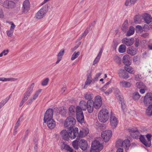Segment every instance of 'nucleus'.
Listing matches in <instances>:
<instances>
[{"label": "nucleus", "mask_w": 152, "mask_h": 152, "mask_svg": "<svg viewBox=\"0 0 152 152\" xmlns=\"http://www.w3.org/2000/svg\"><path fill=\"white\" fill-rule=\"evenodd\" d=\"M78 129L77 128H75L74 129V132L73 133V135H72V133L70 132L69 133L65 130H63L61 132V135L63 139L67 140L69 139V137L71 139H74L75 138L78 134Z\"/></svg>", "instance_id": "2"}, {"label": "nucleus", "mask_w": 152, "mask_h": 152, "mask_svg": "<svg viewBox=\"0 0 152 152\" xmlns=\"http://www.w3.org/2000/svg\"><path fill=\"white\" fill-rule=\"evenodd\" d=\"M79 146L83 151L86 150L88 147L87 141L84 139H81L79 142Z\"/></svg>", "instance_id": "18"}, {"label": "nucleus", "mask_w": 152, "mask_h": 152, "mask_svg": "<svg viewBox=\"0 0 152 152\" xmlns=\"http://www.w3.org/2000/svg\"><path fill=\"white\" fill-rule=\"evenodd\" d=\"M15 3L11 1H4L3 4V7L8 9H12L15 6Z\"/></svg>", "instance_id": "17"}, {"label": "nucleus", "mask_w": 152, "mask_h": 152, "mask_svg": "<svg viewBox=\"0 0 152 152\" xmlns=\"http://www.w3.org/2000/svg\"><path fill=\"white\" fill-rule=\"evenodd\" d=\"M116 146L117 148L123 147V141L121 140H118L116 142Z\"/></svg>", "instance_id": "48"}, {"label": "nucleus", "mask_w": 152, "mask_h": 152, "mask_svg": "<svg viewBox=\"0 0 152 152\" xmlns=\"http://www.w3.org/2000/svg\"><path fill=\"white\" fill-rule=\"evenodd\" d=\"M144 19L145 22L148 24L150 23L152 21L151 16L148 14H146L144 16Z\"/></svg>", "instance_id": "29"}, {"label": "nucleus", "mask_w": 152, "mask_h": 152, "mask_svg": "<svg viewBox=\"0 0 152 152\" xmlns=\"http://www.w3.org/2000/svg\"><path fill=\"white\" fill-rule=\"evenodd\" d=\"M121 108L123 110L125 109V104L124 102H123L121 103Z\"/></svg>", "instance_id": "64"}, {"label": "nucleus", "mask_w": 152, "mask_h": 152, "mask_svg": "<svg viewBox=\"0 0 152 152\" xmlns=\"http://www.w3.org/2000/svg\"><path fill=\"white\" fill-rule=\"evenodd\" d=\"M64 53V50H61L58 53L57 57L60 58H62V56H63Z\"/></svg>", "instance_id": "54"}, {"label": "nucleus", "mask_w": 152, "mask_h": 152, "mask_svg": "<svg viewBox=\"0 0 152 152\" xmlns=\"http://www.w3.org/2000/svg\"><path fill=\"white\" fill-rule=\"evenodd\" d=\"M103 148L102 144L99 141L95 140L92 143L90 152H99Z\"/></svg>", "instance_id": "5"}, {"label": "nucleus", "mask_w": 152, "mask_h": 152, "mask_svg": "<svg viewBox=\"0 0 152 152\" xmlns=\"http://www.w3.org/2000/svg\"><path fill=\"white\" fill-rule=\"evenodd\" d=\"M119 84L121 86L124 88H129L131 85L130 82L124 80L121 81Z\"/></svg>", "instance_id": "27"}, {"label": "nucleus", "mask_w": 152, "mask_h": 152, "mask_svg": "<svg viewBox=\"0 0 152 152\" xmlns=\"http://www.w3.org/2000/svg\"><path fill=\"white\" fill-rule=\"evenodd\" d=\"M110 120L112 128L114 129L117 127L118 124V118L113 114L112 111L111 112Z\"/></svg>", "instance_id": "9"}, {"label": "nucleus", "mask_w": 152, "mask_h": 152, "mask_svg": "<svg viewBox=\"0 0 152 152\" xmlns=\"http://www.w3.org/2000/svg\"><path fill=\"white\" fill-rule=\"evenodd\" d=\"M49 80V79L48 78H46L44 79L41 83V85L42 86H46L47 85Z\"/></svg>", "instance_id": "50"}, {"label": "nucleus", "mask_w": 152, "mask_h": 152, "mask_svg": "<svg viewBox=\"0 0 152 152\" xmlns=\"http://www.w3.org/2000/svg\"><path fill=\"white\" fill-rule=\"evenodd\" d=\"M92 81V79L91 76H88L85 83V87H87L88 85H89Z\"/></svg>", "instance_id": "41"}, {"label": "nucleus", "mask_w": 152, "mask_h": 152, "mask_svg": "<svg viewBox=\"0 0 152 152\" xmlns=\"http://www.w3.org/2000/svg\"><path fill=\"white\" fill-rule=\"evenodd\" d=\"M134 32V28L132 26H130L129 30L127 32L126 35L128 36H130L133 35Z\"/></svg>", "instance_id": "42"}, {"label": "nucleus", "mask_w": 152, "mask_h": 152, "mask_svg": "<svg viewBox=\"0 0 152 152\" xmlns=\"http://www.w3.org/2000/svg\"><path fill=\"white\" fill-rule=\"evenodd\" d=\"M137 49L134 47H131L127 48V53L132 56H134L136 53Z\"/></svg>", "instance_id": "25"}, {"label": "nucleus", "mask_w": 152, "mask_h": 152, "mask_svg": "<svg viewBox=\"0 0 152 152\" xmlns=\"http://www.w3.org/2000/svg\"><path fill=\"white\" fill-rule=\"evenodd\" d=\"M78 137H77L76 140L73 141L72 142V145L74 148L76 150L78 148V146H79V142L80 140L78 139Z\"/></svg>", "instance_id": "34"}, {"label": "nucleus", "mask_w": 152, "mask_h": 152, "mask_svg": "<svg viewBox=\"0 0 152 152\" xmlns=\"http://www.w3.org/2000/svg\"><path fill=\"white\" fill-rule=\"evenodd\" d=\"M53 111L52 109H49L45 114L44 121H45L53 119Z\"/></svg>", "instance_id": "13"}, {"label": "nucleus", "mask_w": 152, "mask_h": 152, "mask_svg": "<svg viewBox=\"0 0 152 152\" xmlns=\"http://www.w3.org/2000/svg\"><path fill=\"white\" fill-rule=\"evenodd\" d=\"M61 147L62 150L65 149L67 152H76V151L73 150L72 147L66 144H63Z\"/></svg>", "instance_id": "22"}, {"label": "nucleus", "mask_w": 152, "mask_h": 152, "mask_svg": "<svg viewBox=\"0 0 152 152\" xmlns=\"http://www.w3.org/2000/svg\"><path fill=\"white\" fill-rule=\"evenodd\" d=\"M84 98L86 99L88 101L92 100L94 97L93 94L90 92H87L84 94Z\"/></svg>", "instance_id": "33"}, {"label": "nucleus", "mask_w": 152, "mask_h": 152, "mask_svg": "<svg viewBox=\"0 0 152 152\" xmlns=\"http://www.w3.org/2000/svg\"><path fill=\"white\" fill-rule=\"evenodd\" d=\"M10 98V96H9V97H7L6 98V99H4L3 100L1 101V102H2V103H3L4 104H5L9 100Z\"/></svg>", "instance_id": "61"}, {"label": "nucleus", "mask_w": 152, "mask_h": 152, "mask_svg": "<svg viewBox=\"0 0 152 152\" xmlns=\"http://www.w3.org/2000/svg\"><path fill=\"white\" fill-rule=\"evenodd\" d=\"M89 133V129L86 127H83L80 130L79 133L77 134L76 137L78 138L80 137H84L86 136Z\"/></svg>", "instance_id": "15"}, {"label": "nucleus", "mask_w": 152, "mask_h": 152, "mask_svg": "<svg viewBox=\"0 0 152 152\" xmlns=\"http://www.w3.org/2000/svg\"><path fill=\"white\" fill-rule=\"evenodd\" d=\"M112 136V131L110 130L104 131L102 133L101 136L104 142H108Z\"/></svg>", "instance_id": "10"}, {"label": "nucleus", "mask_w": 152, "mask_h": 152, "mask_svg": "<svg viewBox=\"0 0 152 152\" xmlns=\"http://www.w3.org/2000/svg\"><path fill=\"white\" fill-rule=\"evenodd\" d=\"M48 5L46 4L42 7L36 14L35 18L38 19H40L43 18L48 11Z\"/></svg>", "instance_id": "6"}, {"label": "nucleus", "mask_w": 152, "mask_h": 152, "mask_svg": "<svg viewBox=\"0 0 152 152\" xmlns=\"http://www.w3.org/2000/svg\"><path fill=\"white\" fill-rule=\"evenodd\" d=\"M80 53L79 51H78L77 52H75L73 54L72 56V57L71 58V59L72 61H73L79 56Z\"/></svg>", "instance_id": "44"}, {"label": "nucleus", "mask_w": 152, "mask_h": 152, "mask_svg": "<svg viewBox=\"0 0 152 152\" xmlns=\"http://www.w3.org/2000/svg\"><path fill=\"white\" fill-rule=\"evenodd\" d=\"M89 31L88 30V28L86 29V30H85L83 33L81 35L83 37H85L86 35L88 33Z\"/></svg>", "instance_id": "59"}, {"label": "nucleus", "mask_w": 152, "mask_h": 152, "mask_svg": "<svg viewBox=\"0 0 152 152\" xmlns=\"http://www.w3.org/2000/svg\"><path fill=\"white\" fill-rule=\"evenodd\" d=\"M20 118L19 119L16 123L15 128L18 129L20 126Z\"/></svg>", "instance_id": "62"}, {"label": "nucleus", "mask_w": 152, "mask_h": 152, "mask_svg": "<svg viewBox=\"0 0 152 152\" xmlns=\"http://www.w3.org/2000/svg\"><path fill=\"white\" fill-rule=\"evenodd\" d=\"M134 39L133 38H125L122 40V43L127 46L132 45L134 43Z\"/></svg>", "instance_id": "19"}, {"label": "nucleus", "mask_w": 152, "mask_h": 152, "mask_svg": "<svg viewBox=\"0 0 152 152\" xmlns=\"http://www.w3.org/2000/svg\"><path fill=\"white\" fill-rule=\"evenodd\" d=\"M67 113V110L66 107H62L60 108L59 113L62 116H65Z\"/></svg>", "instance_id": "40"}, {"label": "nucleus", "mask_w": 152, "mask_h": 152, "mask_svg": "<svg viewBox=\"0 0 152 152\" xmlns=\"http://www.w3.org/2000/svg\"><path fill=\"white\" fill-rule=\"evenodd\" d=\"M135 79L137 81H139L142 78L141 75L140 74L135 75L134 76Z\"/></svg>", "instance_id": "56"}, {"label": "nucleus", "mask_w": 152, "mask_h": 152, "mask_svg": "<svg viewBox=\"0 0 152 152\" xmlns=\"http://www.w3.org/2000/svg\"><path fill=\"white\" fill-rule=\"evenodd\" d=\"M34 83H33L31 84L28 87L27 89L26 93L30 95L33 92V88L34 87Z\"/></svg>", "instance_id": "31"}, {"label": "nucleus", "mask_w": 152, "mask_h": 152, "mask_svg": "<svg viewBox=\"0 0 152 152\" xmlns=\"http://www.w3.org/2000/svg\"><path fill=\"white\" fill-rule=\"evenodd\" d=\"M101 73L100 72L96 74L95 77L94 78V79L95 80H97L99 77L100 76Z\"/></svg>", "instance_id": "58"}, {"label": "nucleus", "mask_w": 152, "mask_h": 152, "mask_svg": "<svg viewBox=\"0 0 152 152\" xmlns=\"http://www.w3.org/2000/svg\"><path fill=\"white\" fill-rule=\"evenodd\" d=\"M79 104L80 107L83 110H87L89 113H91L93 111L94 104L93 100L88 101L87 102L84 100H82L80 101Z\"/></svg>", "instance_id": "1"}, {"label": "nucleus", "mask_w": 152, "mask_h": 152, "mask_svg": "<svg viewBox=\"0 0 152 152\" xmlns=\"http://www.w3.org/2000/svg\"><path fill=\"white\" fill-rule=\"evenodd\" d=\"M34 100L32 98L28 100L26 102L27 104H31L32 103Z\"/></svg>", "instance_id": "63"}, {"label": "nucleus", "mask_w": 152, "mask_h": 152, "mask_svg": "<svg viewBox=\"0 0 152 152\" xmlns=\"http://www.w3.org/2000/svg\"><path fill=\"white\" fill-rule=\"evenodd\" d=\"M114 94L117 99L121 100L122 98L120 95V92L118 88H116L114 89Z\"/></svg>", "instance_id": "37"}, {"label": "nucleus", "mask_w": 152, "mask_h": 152, "mask_svg": "<svg viewBox=\"0 0 152 152\" xmlns=\"http://www.w3.org/2000/svg\"><path fill=\"white\" fill-rule=\"evenodd\" d=\"M126 49V47L124 45H121L118 48V51L119 53H122L125 52Z\"/></svg>", "instance_id": "39"}, {"label": "nucleus", "mask_w": 152, "mask_h": 152, "mask_svg": "<svg viewBox=\"0 0 152 152\" xmlns=\"http://www.w3.org/2000/svg\"><path fill=\"white\" fill-rule=\"evenodd\" d=\"M143 102L146 106L152 104V93L148 92L146 94L144 97Z\"/></svg>", "instance_id": "8"}, {"label": "nucleus", "mask_w": 152, "mask_h": 152, "mask_svg": "<svg viewBox=\"0 0 152 152\" xmlns=\"http://www.w3.org/2000/svg\"><path fill=\"white\" fill-rule=\"evenodd\" d=\"M30 96V95H29L25 93L23 94V97L22 100L25 102L28 99Z\"/></svg>", "instance_id": "51"}, {"label": "nucleus", "mask_w": 152, "mask_h": 152, "mask_svg": "<svg viewBox=\"0 0 152 152\" xmlns=\"http://www.w3.org/2000/svg\"><path fill=\"white\" fill-rule=\"evenodd\" d=\"M130 57L129 55H124L122 59V60L123 63L126 65H130L131 64L130 61Z\"/></svg>", "instance_id": "23"}, {"label": "nucleus", "mask_w": 152, "mask_h": 152, "mask_svg": "<svg viewBox=\"0 0 152 152\" xmlns=\"http://www.w3.org/2000/svg\"><path fill=\"white\" fill-rule=\"evenodd\" d=\"M102 52V50L101 49L97 57L96 58L93 62V65H94L97 62H98L101 58V56Z\"/></svg>", "instance_id": "35"}, {"label": "nucleus", "mask_w": 152, "mask_h": 152, "mask_svg": "<svg viewBox=\"0 0 152 152\" xmlns=\"http://www.w3.org/2000/svg\"><path fill=\"white\" fill-rule=\"evenodd\" d=\"M128 26V21L126 20L124 22L123 25V30L124 31L126 29Z\"/></svg>", "instance_id": "55"}, {"label": "nucleus", "mask_w": 152, "mask_h": 152, "mask_svg": "<svg viewBox=\"0 0 152 152\" xmlns=\"http://www.w3.org/2000/svg\"><path fill=\"white\" fill-rule=\"evenodd\" d=\"M139 139L143 144L147 146V141L143 136L140 135L139 136Z\"/></svg>", "instance_id": "47"}, {"label": "nucleus", "mask_w": 152, "mask_h": 152, "mask_svg": "<svg viewBox=\"0 0 152 152\" xmlns=\"http://www.w3.org/2000/svg\"><path fill=\"white\" fill-rule=\"evenodd\" d=\"M107 89H105V90H102V88L100 89V90L104 92V93L106 95H108L110 94H111L112 92L113 88H109L107 90H106Z\"/></svg>", "instance_id": "45"}, {"label": "nucleus", "mask_w": 152, "mask_h": 152, "mask_svg": "<svg viewBox=\"0 0 152 152\" xmlns=\"http://www.w3.org/2000/svg\"><path fill=\"white\" fill-rule=\"evenodd\" d=\"M136 86L140 89L139 92L140 94H143L145 93L147 89V86L141 82H137L136 84Z\"/></svg>", "instance_id": "12"}, {"label": "nucleus", "mask_w": 152, "mask_h": 152, "mask_svg": "<svg viewBox=\"0 0 152 152\" xmlns=\"http://www.w3.org/2000/svg\"><path fill=\"white\" fill-rule=\"evenodd\" d=\"M130 145V141L128 139H126L123 141V148L126 150H128Z\"/></svg>", "instance_id": "26"}, {"label": "nucleus", "mask_w": 152, "mask_h": 152, "mask_svg": "<svg viewBox=\"0 0 152 152\" xmlns=\"http://www.w3.org/2000/svg\"><path fill=\"white\" fill-rule=\"evenodd\" d=\"M129 65H125L124 66V69L125 70L131 74H133L135 72V71Z\"/></svg>", "instance_id": "32"}, {"label": "nucleus", "mask_w": 152, "mask_h": 152, "mask_svg": "<svg viewBox=\"0 0 152 152\" xmlns=\"http://www.w3.org/2000/svg\"><path fill=\"white\" fill-rule=\"evenodd\" d=\"M44 122L45 123H46L50 129H53L56 126V122L53 119L45 121Z\"/></svg>", "instance_id": "20"}, {"label": "nucleus", "mask_w": 152, "mask_h": 152, "mask_svg": "<svg viewBox=\"0 0 152 152\" xmlns=\"http://www.w3.org/2000/svg\"><path fill=\"white\" fill-rule=\"evenodd\" d=\"M114 61L117 63L119 64L121 62V58L118 56L115 55L113 57Z\"/></svg>", "instance_id": "52"}, {"label": "nucleus", "mask_w": 152, "mask_h": 152, "mask_svg": "<svg viewBox=\"0 0 152 152\" xmlns=\"http://www.w3.org/2000/svg\"><path fill=\"white\" fill-rule=\"evenodd\" d=\"M76 120L73 117L69 116L66 119L64 124V126L70 131L73 129L76 123Z\"/></svg>", "instance_id": "4"}, {"label": "nucleus", "mask_w": 152, "mask_h": 152, "mask_svg": "<svg viewBox=\"0 0 152 152\" xmlns=\"http://www.w3.org/2000/svg\"><path fill=\"white\" fill-rule=\"evenodd\" d=\"M146 136L148 140V141H147V146L150 147L151 145V139L152 135L151 134H147Z\"/></svg>", "instance_id": "38"}, {"label": "nucleus", "mask_w": 152, "mask_h": 152, "mask_svg": "<svg viewBox=\"0 0 152 152\" xmlns=\"http://www.w3.org/2000/svg\"><path fill=\"white\" fill-rule=\"evenodd\" d=\"M118 74L120 77L123 79H127L129 77L128 73L126 72L124 69L120 70L118 71Z\"/></svg>", "instance_id": "21"}, {"label": "nucleus", "mask_w": 152, "mask_h": 152, "mask_svg": "<svg viewBox=\"0 0 152 152\" xmlns=\"http://www.w3.org/2000/svg\"><path fill=\"white\" fill-rule=\"evenodd\" d=\"M9 24L11 25L9 30L6 31L7 36L9 37H11L12 36L14 30L16 26L12 22H7Z\"/></svg>", "instance_id": "16"}, {"label": "nucleus", "mask_w": 152, "mask_h": 152, "mask_svg": "<svg viewBox=\"0 0 152 152\" xmlns=\"http://www.w3.org/2000/svg\"><path fill=\"white\" fill-rule=\"evenodd\" d=\"M94 107L96 109H99L101 107L102 104V101L101 96H97L95 97L94 101Z\"/></svg>", "instance_id": "11"}, {"label": "nucleus", "mask_w": 152, "mask_h": 152, "mask_svg": "<svg viewBox=\"0 0 152 152\" xmlns=\"http://www.w3.org/2000/svg\"><path fill=\"white\" fill-rule=\"evenodd\" d=\"M9 52V50L8 49L4 50L0 53V57H2L3 55H6Z\"/></svg>", "instance_id": "53"}, {"label": "nucleus", "mask_w": 152, "mask_h": 152, "mask_svg": "<svg viewBox=\"0 0 152 152\" xmlns=\"http://www.w3.org/2000/svg\"><path fill=\"white\" fill-rule=\"evenodd\" d=\"M18 80L17 78L12 77L5 78L4 77H0V81L6 82L9 81H15Z\"/></svg>", "instance_id": "30"}, {"label": "nucleus", "mask_w": 152, "mask_h": 152, "mask_svg": "<svg viewBox=\"0 0 152 152\" xmlns=\"http://www.w3.org/2000/svg\"><path fill=\"white\" fill-rule=\"evenodd\" d=\"M30 9V4L29 0H25L23 2L22 8V11L24 13H27Z\"/></svg>", "instance_id": "14"}, {"label": "nucleus", "mask_w": 152, "mask_h": 152, "mask_svg": "<svg viewBox=\"0 0 152 152\" xmlns=\"http://www.w3.org/2000/svg\"><path fill=\"white\" fill-rule=\"evenodd\" d=\"M141 36L145 38H148L149 37V34L148 33L142 34Z\"/></svg>", "instance_id": "60"}, {"label": "nucleus", "mask_w": 152, "mask_h": 152, "mask_svg": "<svg viewBox=\"0 0 152 152\" xmlns=\"http://www.w3.org/2000/svg\"><path fill=\"white\" fill-rule=\"evenodd\" d=\"M142 16L140 15H136L135 16L134 22L137 23H139L140 22Z\"/></svg>", "instance_id": "49"}, {"label": "nucleus", "mask_w": 152, "mask_h": 152, "mask_svg": "<svg viewBox=\"0 0 152 152\" xmlns=\"http://www.w3.org/2000/svg\"><path fill=\"white\" fill-rule=\"evenodd\" d=\"M140 97V95L137 92H134L133 94V99L135 100H138Z\"/></svg>", "instance_id": "43"}, {"label": "nucleus", "mask_w": 152, "mask_h": 152, "mask_svg": "<svg viewBox=\"0 0 152 152\" xmlns=\"http://www.w3.org/2000/svg\"><path fill=\"white\" fill-rule=\"evenodd\" d=\"M148 107L146 110V113L149 116L152 115V104H150L148 105Z\"/></svg>", "instance_id": "36"}, {"label": "nucleus", "mask_w": 152, "mask_h": 152, "mask_svg": "<svg viewBox=\"0 0 152 152\" xmlns=\"http://www.w3.org/2000/svg\"><path fill=\"white\" fill-rule=\"evenodd\" d=\"M109 118V112L106 108L102 109L99 112L98 118L100 121L104 123L106 122Z\"/></svg>", "instance_id": "3"}, {"label": "nucleus", "mask_w": 152, "mask_h": 152, "mask_svg": "<svg viewBox=\"0 0 152 152\" xmlns=\"http://www.w3.org/2000/svg\"><path fill=\"white\" fill-rule=\"evenodd\" d=\"M137 0H126L124 4L126 7H130L134 5L136 2Z\"/></svg>", "instance_id": "28"}, {"label": "nucleus", "mask_w": 152, "mask_h": 152, "mask_svg": "<svg viewBox=\"0 0 152 152\" xmlns=\"http://www.w3.org/2000/svg\"><path fill=\"white\" fill-rule=\"evenodd\" d=\"M82 109L79 106L77 107L76 115L77 121L80 123H82L84 121V117Z\"/></svg>", "instance_id": "7"}, {"label": "nucleus", "mask_w": 152, "mask_h": 152, "mask_svg": "<svg viewBox=\"0 0 152 152\" xmlns=\"http://www.w3.org/2000/svg\"><path fill=\"white\" fill-rule=\"evenodd\" d=\"M111 81H110L106 83L104 86L101 88L102 90L104 91L105 89H107L108 88V85L111 83Z\"/></svg>", "instance_id": "57"}, {"label": "nucleus", "mask_w": 152, "mask_h": 152, "mask_svg": "<svg viewBox=\"0 0 152 152\" xmlns=\"http://www.w3.org/2000/svg\"><path fill=\"white\" fill-rule=\"evenodd\" d=\"M76 109L75 106H71L69 109V115H75L76 114Z\"/></svg>", "instance_id": "24"}, {"label": "nucleus", "mask_w": 152, "mask_h": 152, "mask_svg": "<svg viewBox=\"0 0 152 152\" xmlns=\"http://www.w3.org/2000/svg\"><path fill=\"white\" fill-rule=\"evenodd\" d=\"M42 91V89H39L34 94L32 98L34 100L36 99L38 96L40 94Z\"/></svg>", "instance_id": "46"}]
</instances>
